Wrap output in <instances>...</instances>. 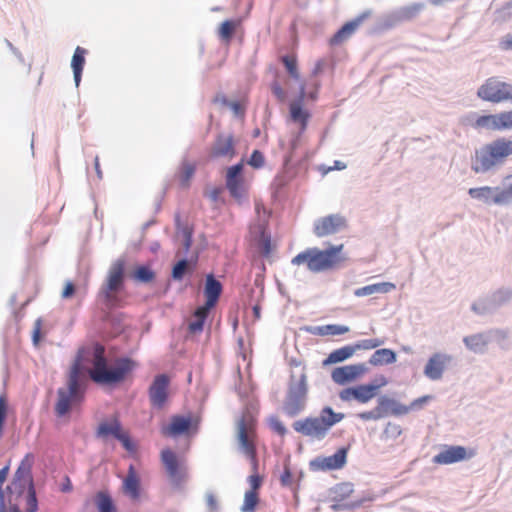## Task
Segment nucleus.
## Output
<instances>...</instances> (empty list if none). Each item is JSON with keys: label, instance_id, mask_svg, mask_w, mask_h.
I'll return each mask as SVG.
<instances>
[{"label": "nucleus", "instance_id": "f257e3e1", "mask_svg": "<svg viewBox=\"0 0 512 512\" xmlns=\"http://www.w3.org/2000/svg\"><path fill=\"white\" fill-rule=\"evenodd\" d=\"M91 368L87 370L92 381L100 385H113L122 382L126 375L135 367V362L129 358H118L110 366L105 355V349L97 344L92 353Z\"/></svg>", "mask_w": 512, "mask_h": 512}, {"label": "nucleus", "instance_id": "f03ea898", "mask_svg": "<svg viewBox=\"0 0 512 512\" xmlns=\"http://www.w3.org/2000/svg\"><path fill=\"white\" fill-rule=\"evenodd\" d=\"M82 350L71 366L69 376L67 379V387L59 388L57 391L58 400L55 405V412L58 416L66 415L73 404L80 403L84 397L86 375L83 366Z\"/></svg>", "mask_w": 512, "mask_h": 512}, {"label": "nucleus", "instance_id": "7ed1b4c3", "mask_svg": "<svg viewBox=\"0 0 512 512\" xmlns=\"http://www.w3.org/2000/svg\"><path fill=\"white\" fill-rule=\"evenodd\" d=\"M512 155V140L505 137L476 149L471 159V169L475 173H487L501 165Z\"/></svg>", "mask_w": 512, "mask_h": 512}, {"label": "nucleus", "instance_id": "20e7f679", "mask_svg": "<svg viewBox=\"0 0 512 512\" xmlns=\"http://www.w3.org/2000/svg\"><path fill=\"white\" fill-rule=\"evenodd\" d=\"M343 244L330 245L324 250L309 248L292 259V264H306L307 268L314 273L326 271L339 266L347 260L343 253Z\"/></svg>", "mask_w": 512, "mask_h": 512}, {"label": "nucleus", "instance_id": "39448f33", "mask_svg": "<svg viewBox=\"0 0 512 512\" xmlns=\"http://www.w3.org/2000/svg\"><path fill=\"white\" fill-rule=\"evenodd\" d=\"M343 413H336L329 406L324 407L318 417H307L293 423V429L307 437L322 440L332 426L344 419Z\"/></svg>", "mask_w": 512, "mask_h": 512}, {"label": "nucleus", "instance_id": "423d86ee", "mask_svg": "<svg viewBox=\"0 0 512 512\" xmlns=\"http://www.w3.org/2000/svg\"><path fill=\"white\" fill-rule=\"evenodd\" d=\"M124 266L125 262L123 259L113 262L105 281L99 289L97 299L107 309L120 305L119 293L124 288Z\"/></svg>", "mask_w": 512, "mask_h": 512}, {"label": "nucleus", "instance_id": "0eeeda50", "mask_svg": "<svg viewBox=\"0 0 512 512\" xmlns=\"http://www.w3.org/2000/svg\"><path fill=\"white\" fill-rule=\"evenodd\" d=\"M308 394L307 376L304 369L292 372L283 403V411L289 417L299 415L306 407Z\"/></svg>", "mask_w": 512, "mask_h": 512}, {"label": "nucleus", "instance_id": "6e6552de", "mask_svg": "<svg viewBox=\"0 0 512 512\" xmlns=\"http://www.w3.org/2000/svg\"><path fill=\"white\" fill-rule=\"evenodd\" d=\"M463 123L481 131H505L512 129V109L496 114L478 115L470 113L464 117Z\"/></svg>", "mask_w": 512, "mask_h": 512}, {"label": "nucleus", "instance_id": "1a4fd4ad", "mask_svg": "<svg viewBox=\"0 0 512 512\" xmlns=\"http://www.w3.org/2000/svg\"><path fill=\"white\" fill-rule=\"evenodd\" d=\"M476 95L485 102L512 103V82L503 81L498 76L489 77L478 87Z\"/></svg>", "mask_w": 512, "mask_h": 512}, {"label": "nucleus", "instance_id": "9d476101", "mask_svg": "<svg viewBox=\"0 0 512 512\" xmlns=\"http://www.w3.org/2000/svg\"><path fill=\"white\" fill-rule=\"evenodd\" d=\"M468 194L472 199L478 200L486 205H508L512 203V190L510 184L506 188L499 186H482L470 188Z\"/></svg>", "mask_w": 512, "mask_h": 512}, {"label": "nucleus", "instance_id": "9b49d317", "mask_svg": "<svg viewBox=\"0 0 512 512\" xmlns=\"http://www.w3.org/2000/svg\"><path fill=\"white\" fill-rule=\"evenodd\" d=\"M161 460L173 487L180 489L188 480V467L184 461H179L176 454L165 449L161 452Z\"/></svg>", "mask_w": 512, "mask_h": 512}, {"label": "nucleus", "instance_id": "f8f14e48", "mask_svg": "<svg viewBox=\"0 0 512 512\" xmlns=\"http://www.w3.org/2000/svg\"><path fill=\"white\" fill-rule=\"evenodd\" d=\"M388 381L384 376L376 379V383L361 384L354 387H348L343 389L339 393V398L344 402L356 400L361 404L368 403L378 393V390L387 385Z\"/></svg>", "mask_w": 512, "mask_h": 512}, {"label": "nucleus", "instance_id": "ddd939ff", "mask_svg": "<svg viewBox=\"0 0 512 512\" xmlns=\"http://www.w3.org/2000/svg\"><path fill=\"white\" fill-rule=\"evenodd\" d=\"M346 219L340 214H330L328 216L317 219L314 222V234L317 237H324L338 233L346 228Z\"/></svg>", "mask_w": 512, "mask_h": 512}, {"label": "nucleus", "instance_id": "4468645a", "mask_svg": "<svg viewBox=\"0 0 512 512\" xmlns=\"http://www.w3.org/2000/svg\"><path fill=\"white\" fill-rule=\"evenodd\" d=\"M347 448L338 449L333 455L327 457H316L310 461V468L313 471L337 470L344 467L347 459Z\"/></svg>", "mask_w": 512, "mask_h": 512}, {"label": "nucleus", "instance_id": "2eb2a0df", "mask_svg": "<svg viewBox=\"0 0 512 512\" xmlns=\"http://www.w3.org/2000/svg\"><path fill=\"white\" fill-rule=\"evenodd\" d=\"M453 357L446 353L437 352L430 356L425 367L424 375L432 380H440L446 367L452 362Z\"/></svg>", "mask_w": 512, "mask_h": 512}, {"label": "nucleus", "instance_id": "dca6fc26", "mask_svg": "<svg viewBox=\"0 0 512 512\" xmlns=\"http://www.w3.org/2000/svg\"><path fill=\"white\" fill-rule=\"evenodd\" d=\"M467 449L458 445H444L440 452L433 456L432 462L437 465H450L469 459Z\"/></svg>", "mask_w": 512, "mask_h": 512}, {"label": "nucleus", "instance_id": "f3484780", "mask_svg": "<svg viewBox=\"0 0 512 512\" xmlns=\"http://www.w3.org/2000/svg\"><path fill=\"white\" fill-rule=\"evenodd\" d=\"M168 386L169 378L165 374L157 375L150 388H149V399L152 406L156 408H162L168 397Z\"/></svg>", "mask_w": 512, "mask_h": 512}, {"label": "nucleus", "instance_id": "a211bd4d", "mask_svg": "<svg viewBox=\"0 0 512 512\" xmlns=\"http://www.w3.org/2000/svg\"><path fill=\"white\" fill-rule=\"evenodd\" d=\"M236 155L235 140L232 134L220 133L217 135L210 151L213 158L232 159Z\"/></svg>", "mask_w": 512, "mask_h": 512}, {"label": "nucleus", "instance_id": "6ab92c4d", "mask_svg": "<svg viewBox=\"0 0 512 512\" xmlns=\"http://www.w3.org/2000/svg\"><path fill=\"white\" fill-rule=\"evenodd\" d=\"M242 171L243 161L229 167L226 173V187L230 195L236 199H240L244 195Z\"/></svg>", "mask_w": 512, "mask_h": 512}, {"label": "nucleus", "instance_id": "aec40b11", "mask_svg": "<svg viewBox=\"0 0 512 512\" xmlns=\"http://www.w3.org/2000/svg\"><path fill=\"white\" fill-rule=\"evenodd\" d=\"M251 427L246 422V419L242 417L237 423V440L239 443V449L249 459L252 460L254 467L256 466V450L253 442L250 440Z\"/></svg>", "mask_w": 512, "mask_h": 512}, {"label": "nucleus", "instance_id": "412c9836", "mask_svg": "<svg viewBox=\"0 0 512 512\" xmlns=\"http://www.w3.org/2000/svg\"><path fill=\"white\" fill-rule=\"evenodd\" d=\"M372 15L371 10H365L354 19L345 23L331 38V45H339L349 39L358 27Z\"/></svg>", "mask_w": 512, "mask_h": 512}, {"label": "nucleus", "instance_id": "4be33fe9", "mask_svg": "<svg viewBox=\"0 0 512 512\" xmlns=\"http://www.w3.org/2000/svg\"><path fill=\"white\" fill-rule=\"evenodd\" d=\"M365 364H353L333 369L331 373L332 380L339 385H344L350 381L357 379L366 372Z\"/></svg>", "mask_w": 512, "mask_h": 512}, {"label": "nucleus", "instance_id": "5701e85b", "mask_svg": "<svg viewBox=\"0 0 512 512\" xmlns=\"http://www.w3.org/2000/svg\"><path fill=\"white\" fill-rule=\"evenodd\" d=\"M463 343L474 354L486 353L489 346L487 330L465 336Z\"/></svg>", "mask_w": 512, "mask_h": 512}, {"label": "nucleus", "instance_id": "b1692460", "mask_svg": "<svg viewBox=\"0 0 512 512\" xmlns=\"http://www.w3.org/2000/svg\"><path fill=\"white\" fill-rule=\"evenodd\" d=\"M222 292V284L218 281L213 274H209L206 276V283L204 288V294L206 297V308H213Z\"/></svg>", "mask_w": 512, "mask_h": 512}, {"label": "nucleus", "instance_id": "393cba45", "mask_svg": "<svg viewBox=\"0 0 512 512\" xmlns=\"http://www.w3.org/2000/svg\"><path fill=\"white\" fill-rule=\"evenodd\" d=\"M290 120L300 126L299 134H302L308 125L311 114L308 110L303 108L300 101H292L289 105Z\"/></svg>", "mask_w": 512, "mask_h": 512}, {"label": "nucleus", "instance_id": "a878e982", "mask_svg": "<svg viewBox=\"0 0 512 512\" xmlns=\"http://www.w3.org/2000/svg\"><path fill=\"white\" fill-rule=\"evenodd\" d=\"M377 402L383 412L384 417L388 415L402 416L409 413V408L401 404L395 399L382 395L378 398Z\"/></svg>", "mask_w": 512, "mask_h": 512}, {"label": "nucleus", "instance_id": "bb28decb", "mask_svg": "<svg viewBox=\"0 0 512 512\" xmlns=\"http://www.w3.org/2000/svg\"><path fill=\"white\" fill-rule=\"evenodd\" d=\"M123 490L131 499L135 500L140 496V478L132 464L129 466L127 475L123 480Z\"/></svg>", "mask_w": 512, "mask_h": 512}, {"label": "nucleus", "instance_id": "cd10ccee", "mask_svg": "<svg viewBox=\"0 0 512 512\" xmlns=\"http://www.w3.org/2000/svg\"><path fill=\"white\" fill-rule=\"evenodd\" d=\"M9 467L5 466L0 469V512H21L18 503L12 501V497L5 498V492L2 485L8 475Z\"/></svg>", "mask_w": 512, "mask_h": 512}, {"label": "nucleus", "instance_id": "c85d7f7f", "mask_svg": "<svg viewBox=\"0 0 512 512\" xmlns=\"http://www.w3.org/2000/svg\"><path fill=\"white\" fill-rule=\"evenodd\" d=\"M191 427V419L183 416H174L168 427L163 428V433L170 436H179L186 432Z\"/></svg>", "mask_w": 512, "mask_h": 512}, {"label": "nucleus", "instance_id": "c756f323", "mask_svg": "<svg viewBox=\"0 0 512 512\" xmlns=\"http://www.w3.org/2000/svg\"><path fill=\"white\" fill-rule=\"evenodd\" d=\"M471 310L479 316H486L495 313L498 308L495 305L491 295L478 298L471 305Z\"/></svg>", "mask_w": 512, "mask_h": 512}, {"label": "nucleus", "instance_id": "7c9ffc66", "mask_svg": "<svg viewBox=\"0 0 512 512\" xmlns=\"http://www.w3.org/2000/svg\"><path fill=\"white\" fill-rule=\"evenodd\" d=\"M395 289V284L391 282H381L375 283L371 285H367L361 288H357L354 290V295L356 297H364L372 294L380 293L386 294Z\"/></svg>", "mask_w": 512, "mask_h": 512}, {"label": "nucleus", "instance_id": "2f4dec72", "mask_svg": "<svg viewBox=\"0 0 512 512\" xmlns=\"http://www.w3.org/2000/svg\"><path fill=\"white\" fill-rule=\"evenodd\" d=\"M356 348L354 345H347L332 351L328 357L323 361V365H331L343 362L354 355Z\"/></svg>", "mask_w": 512, "mask_h": 512}, {"label": "nucleus", "instance_id": "473e14b6", "mask_svg": "<svg viewBox=\"0 0 512 512\" xmlns=\"http://www.w3.org/2000/svg\"><path fill=\"white\" fill-rule=\"evenodd\" d=\"M122 426L117 418H114L110 422H102L99 424L97 429V437L106 439L108 436H113L117 439V435H121Z\"/></svg>", "mask_w": 512, "mask_h": 512}, {"label": "nucleus", "instance_id": "72a5a7b5", "mask_svg": "<svg viewBox=\"0 0 512 512\" xmlns=\"http://www.w3.org/2000/svg\"><path fill=\"white\" fill-rule=\"evenodd\" d=\"M86 50L82 47H77L72 57L71 67L73 69L74 81L78 87L81 81L82 71L85 64Z\"/></svg>", "mask_w": 512, "mask_h": 512}, {"label": "nucleus", "instance_id": "f704fd0d", "mask_svg": "<svg viewBox=\"0 0 512 512\" xmlns=\"http://www.w3.org/2000/svg\"><path fill=\"white\" fill-rule=\"evenodd\" d=\"M396 361V353L388 348L376 350L370 357L369 363L372 366L392 364Z\"/></svg>", "mask_w": 512, "mask_h": 512}, {"label": "nucleus", "instance_id": "c9c22d12", "mask_svg": "<svg viewBox=\"0 0 512 512\" xmlns=\"http://www.w3.org/2000/svg\"><path fill=\"white\" fill-rule=\"evenodd\" d=\"M490 343H496L501 349L507 350L510 347L509 331L507 329L492 328L487 330Z\"/></svg>", "mask_w": 512, "mask_h": 512}, {"label": "nucleus", "instance_id": "e433bc0d", "mask_svg": "<svg viewBox=\"0 0 512 512\" xmlns=\"http://www.w3.org/2000/svg\"><path fill=\"white\" fill-rule=\"evenodd\" d=\"M354 491L353 484L350 482H343L335 485L331 491V501L332 502H343L348 497L351 496V494Z\"/></svg>", "mask_w": 512, "mask_h": 512}, {"label": "nucleus", "instance_id": "4c0bfd02", "mask_svg": "<svg viewBox=\"0 0 512 512\" xmlns=\"http://www.w3.org/2000/svg\"><path fill=\"white\" fill-rule=\"evenodd\" d=\"M31 484L34 483H23L22 481L12 480L11 484L6 488L8 497H12V501L17 503V500L24 494L25 490H29Z\"/></svg>", "mask_w": 512, "mask_h": 512}, {"label": "nucleus", "instance_id": "58836bf2", "mask_svg": "<svg viewBox=\"0 0 512 512\" xmlns=\"http://www.w3.org/2000/svg\"><path fill=\"white\" fill-rule=\"evenodd\" d=\"M424 3H413L397 9L402 21H409L415 18L423 9Z\"/></svg>", "mask_w": 512, "mask_h": 512}, {"label": "nucleus", "instance_id": "ea45409f", "mask_svg": "<svg viewBox=\"0 0 512 512\" xmlns=\"http://www.w3.org/2000/svg\"><path fill=\"white\" fill-rule=\"evenodd\" d=\"M349 331V327L345 325L338 324H329L324 326H318L315 328V332L318 335L326 336V335H342Z\"/></svg>", "mask_w": 512, "mask_h": 512}, {"label": "nucleus", "instance_id": "a19ab883", "mask_svg": "<svg viewBox=\"0 0 512 512\" xmlns=\"http://www.w3.org/2000/svg\"><path fill=\"white\" fill-rule=\"evenodd\" d=\"M490 295L493 298L495 305L499 309L512 300V289L509 287H502L492 292Z\"/></svg>", "mask_w": 512, "mask_h": 512}, {"label": "nucleus", "instance_id": "79ce46f5", "mask_svg": "<svg viewBox=\"0 0 512 512\" xmlns=\"http://www.w3.org/2000/svg\"><path fill=\"white\" fill-rule=\"evenodd\" d=\"M207 309L206 307H199L196 309L194 316L195 320L189 323V330L192 333H198L203 330L204 322L207 317Z\"/></svg>", "mask_w": 512, "mask_h": 512}, {"label": "nucleus", "instance_id": "37998d69", "mask_svg": "<svg viewBox=\"0 0 512 512\" xmlns=\"http://www.w3.org/2000/svg\"><path fill=\"white\" fill-rule=\"evenodd\" d=\"M402 21L397 9L385 14L380 20V27L382 30L391 29Z\"/></svg>", "mask_w": 512, "mask_h": 512}, {"label": "nucleus", "instance_id": "c03bdc74", "mask_svg": "<svg viewBox=\"0 0 512 512\" xmlns=\"http://www.w3.org/2000/svg\"><path fill=\"white\" fill-rule=\"evenodd\" d=\"M134 280L140 283H149L154 280L155 273L148 266H139L133 274Z\"/></svg>", "mask_w": 512, "mask_h": 512}, {"label": "nucleus", "instance_id": "a18cd8bd", "mask_svg": "<svg viewBox=\"0 0 512 512\" xmlns=\"http://www.w3.org/2000/svg\"><path fill=\"white\" fill-rule=\"evenodd\" d=\"M97 507L99 512H115V506L111 497L103 492L97 495Z\"/></svg>", "mask_w": 512, "mask_h": 512}, {"label": "nucleus", "instance_id": "49530a36", "mask_svg": "<svg viewBox=\"0 0 512 512\" xmlns=\"http://www.w3.org/2000/svg\"><path fill=\"white\" fill-rule=\"evenodd\" d=\"M258 503V495L255 491H246L244 495V503L241 507L242 512H253Z\"/></svg>", "mask_w": 512, "mask_h": 512}, {"label": "nucleus", "instance_id": "de8ad7c7", "mask_svg": "<svg viewBox=\"0 0 512 512\" xmlns=\"http://www.w3.org/2000/svg\"><path fill=\"white\" fill-rule=\"evenodd\" d=\"M13 480L22 481L23 483L33 482L30 466L24 462L17 468Z\"/></svg>", "mask_w": 512, "mask_h": 512}, {"label": "nucleus", "instance_id": "09e8293b", "mask_svg": "<svg viewBox=\"0 0 512 512\" xmlns=\"http://www.w3.org/2000/svg\"><path fill=\"white\" fill-rule=\"evenodd\" d=\"M38 501L34 484H31L26 495V512H37Z\"/></svg>", "mask_w": 512, "mask_h": 512}, {"label": "nucleus", "instance_id": "8fccbe9b", "mask_svg": "<svg viewBox=\"0 0 512 512\" xmlns=\"http://www.w3.org/2000/svg\"><path fill=\"white\" fill-rule=\"evenodd\" d=\"M363 502V499H359L352 502H333V504L330 506V509L334 512H339L342 510H352L361 506Z\"/></svg>", "mask_w": 512, "mask_h": 512}, {"label": "nucleus", "instance_id": "3c124183", "mask_svg": "<svg viewBox=\"0 0 512 512\" xmlns=\"http://www.w3.org/2000/svg\"><path fill=\"white\" fill-rule=\"evenodd\" d=\"M282 62L284 64V66L286 67L287 69V72L289 73V75L298 80L299 79V72H298V69H297V61L294 57H289L288 55H285L282 57Z\"/></svg>", "mask_w": 512, "mask_h": 512}, {"label": "nucleus", "instance_id": "603ef678", "mask_svg": "<svg viewBox=\"0 0 512 512\" xmlns=\"http://www.w3.org/2000/svg\"><path fill=\"white\" fill-rule=\"evenodd\" d=\"M235 30V23L230 20L224 21L219 29V36L221 39L229 41L233 35Z\"/></svg>", "mask_w": 512, "mask_h": 512}, {"label": "nucleus", "instance_id": "864d4df0", "mask_svg": "<svg viewBox=\"0 0 512 512\" xmlns=\"http://www.w3.org/2000/svg\"><path fill=\"white\" fill-rule=\"evenodd\" d=\"M189 266L187 259H181L178 261L172 269V277L175 280H181L186 273Z\"/></svg>", "mask_w": 512, "mask_h": 512}, {"label": "nucleus", "instance_id": "5fc2aeb1", "mask_svg": "<svg viewBox=\"0 0 512 512\" xmlns=\"http://www.w3.org/2000/svg\"><path fill=\"white\" fill-rule=\"evenodd\" d=\"M247 164L255 169H260L265 164V157L259 150H254L247 161Z\"/></svg>", "mask_w": 512, "mask_h": 512}, {"label": "nucleus", "instance_id": "6e6d98bb", "mask_svg": "<svg viewBox=\"0 0 512 512\" xmlns=\"http://www.w3.org/2000/svg\"><path fill=\"white\" fill-rule=\"evenodd\" d=\"M358 417L364 421H368L381 419L384 417V415L379 403L377 402V406L373 410L361 412L358 414Z\"/></svg>", "mask_w": 512, "mask_h": 512}, {"label": "nucleus", "instance_id": "4d7b16f0", "mask_svg": "<svg viewBox=\"0 0 512 512\" xmlns=\"http://www.w3.org/2000/svg\"><path fill=\"white\" fill-rule=\"evenodd\" d=\"M383 344H384V341L381 339H377V338L365 339V340H361L360 342L356 343L354 345V347L356 348V350H358V349L369 350V349L377 348Z\"/></svg>", "mask_w": 512, "mask_h": 512}, {"label": "nucleus", "instance_id": "13d9d810", "mask_svg": "<svg viewBox=\"0 0 512 512\" xmlns=\"http://www.w3.org/2000/svg\"><path fill=\"white\" fill-rule=\"evenodd\" d=\"M402 434V428L400 425L388 422L385 429L384 435L390 439H397Z\"/></svg>", "mask_w": 512, "mask_h": 512}, {"label": "nucleus", "instance_id": "bf43d9fd", "mask_svg": "<svg viewBox=\"0 0 512 512\" xmlns=\"http://www.w3.org/2000/svg\"><path fill=\"white\" fill-rule=\"evenodd\" d=\"M269 425L273 431L281 436L285 435L287 432L284 424L275 416L269 418Z\"/></svg>", "mask_w": 512, "mask_h": 512}, {"label": "nucleus", "instance_id": "052dcab7", "mask_svg": "<svg viewBox=\"0 0 512 512\" xmlns=\"http://www.w3.org/2000/svg\"><path fill=\"white\" fill-rule=\"evenodd\" d=\"M260 250L264 256H268L271 252L270 237L267 236L264 232L261 234Z\"/></svg>", "mask_w": 512, "mask_h": 512}, {"label": "nucleus", "instance_id": "680f3d73", "mask_svg": "<svg viewBox=\"0 0 512 512\" xmlns=\"http://www.w3.org/2000/svg\"><path fill=\"white\" fill-rule=\"evenodd\" d=\"M181 234L183 237V247L185 252H188L192 245V231L188 227H184L181 229Z\"/></svg>", "mask_w": 512, "mask_h": 512}, {"label": "nucleus", "instance_id": "e2e57ef3", "mask_svg": "<svg viewBox=\"0 0 512 512\" xmlns=\"http://www.w3.org/2000/svg\"><path fill=\"white\" fill-rule=\"evenodd\" d=\"M117 440L121 442V444L123 445V447L128 451V452H134L135 451V445L132 443V441L130 440L129 436L122 432L121 435H117Z\"/></svg>", "mask_w": 512, "mask_h": 512}, {"label": "nucleus", "instance_id": "0e129e2a", "mask_svg": "<svg viewBox=\"0 0 512 512\" xmlns=\"http://www.w3.org/2000/svg\"><path fill=\"white\" fill-rule=\"evenodd\" d=\"M430 399H431L430 395H425V396H422V397H419V398L413 400L411 402V404L407 406L409 408V412L411 410H419V409H421L422 406L424 404H426Z\"/></svg>", "mask_w": 512, "mask_h": 512}, {"label": "nucleus", "instance_id": "69168bd1", "mask_svg": "<svg viewBox=\"0 0 512 512\" xmlns=\"http://www.w3.org/2000/svg\"><path fill=\"white\" fill-rule=\"evenodd\" d=\"M195 167L192 164L189 163H183L182 171H181V177L182 181L187 182L194 174Z\"/></svg>", "mask_w": 512, "mask_h": 512}, {"label": "nucleus", "instance_id": "338daca9", "mask_svg": "<svg viewBox=\"0 0 512 512\" xmlns=\"http://www.w3.org/2000/svg\"><path fill=\"white\" fill-rule=\"evenodd\" d=\"M272 93L277 97V99L281 102L285 101L286 99V92L283 90L281 85L275 81L271 85Z\"/></svg>", "mask_w": 512, "mask_h": 512}, {"label": "nucleus", "instance_id": "774afa93", "mask_svg": "<svg viewBox=\"0 0 512 512\" xmlns=\"http://www.w3.org/2000/svg\"><path fill=\"white\" fill-rule=\"evenodd\" d=\"M499 48L502 51H512V33L507 34L500 39Z\"/></svg>", "mask_w": 512, "mask_h": 512}]
</instances>
